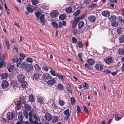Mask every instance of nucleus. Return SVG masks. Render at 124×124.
<instances>
[{
    "mask_svg": "<svg viewBox=\"0 0 124 124\" xmlns=\"http://www.w3.org/2000/svg\"><path fill=\"white\" fill-rule=\"evenodd\" d=\"M26 60L28 62L31 63L32 62V58L30 57L27 58Z\"/></svg>",
    "mask_w": 124,
    "mask_h": 124,
    "instance_id": "obj_53",
    "label": "nucleus"
},
{
    "mask_svg": "<svg viewBox=\"0 0 124 124\" xmlns=\"http://www.w3.org/2000/svg\"><path fill=\"white\" fill-rule=\"evenodd\" d=\"M56 81L54 78L52 79L49 80L47 82V84L49 85H54L56 83Z\"/></svg>",
    "mask_w": 124,
    "mask_h": 124,
    "instance_id": "obj_12",
    "label": "nucleus"
},
{
    "mask_svg": "<svg viewBox=\"0 0 124 124\" xmlns=\"http://www.w3.org/2000/svg\"><path fill=\"white\" fill-rule=\"evenodd\" d=\"M24 107L25 109L27 110H29L31 108V106L28 104H25Z\"/></svg>",
    "mask_w": 124,
    "mask_h": 124,
    "instance_id": "obj_43",
    "label": "nucleus"
},
{
    "mask_svg": "<svg viewBox=\"0 0 124 124\" xmlns=\"http://www.w3.org/2000/svg\"><path fill=\"white\" fill-rule=\"evenodd\" d=\"M22 62V59L20 58L17 59L16 62V66L17 67H18Z\"/></svg>",
    "mask_w": 124,
    "mask_h": 124,
    "instance_id": "obj_34",
    "label": "nucleus"
},
{
    "mask_svg": "<svg viewBox=\"0 0 124 124\" xmlns=\"http://www.w3.org/2000/svg\"><path fill=\"white\" fill-rule=\"evenodd\" d=\"M27 65L28 64H26L25 62H23L21 64V68L25 70Z\"/></svg>",
    "mask_w": 124,
    "mask_h": 124,
    "instance_id": "obj_39",
    "label": "nucleus"
},
{
    "mask_svg": "<svg viewBox=\"0 0 124 124\" xmlns=\"http://www.w3.org/2000/svg\"><path fill=\"white\" fill-rule=\"evenodd\" d=\"M77 111L78 113L80 112L81 111L80 108L79 106H78L77 107Z\"/></svg>",
    "mask_w": 124,
    "mask_h": 124,
    "instance_id": "obj_61",
    "label": "nucleus"
},
{
    "mask_svg": "<svg viewBox=\"0 0 124 124\" xmlns=\"http://www.w3.org/2000/svg\"><path fill=\"white\" fill-rule=\"evenodd\" d=\"M19 101L20 103L22 104H24L26 102L24 97L23 96H21L20 98Z\"/></svg>",
    "mask_w": 124,
    "mask_h": 124,
    "instance_id": "obj_23",
    "label": "nucleus"
},
{
    "mask_svg": "<svg viewBox=\"0 0 124 124\" xmlns=\"http://www.w3.org/2000/svg\"><path fill=\"white\" fill-rule=\"evenodd\" d=\"M53 69V68H51V69H50L51 70L50 71V72L53 76H56V74L55 71Z\"/></svg>",
    "mask_w": 124,
    "mask_h": 124,
    "instance_id": "obj_36",
    "label": "nucleus"
},
{
    "mask_svg": "<svg viewBox=\"0 0 124 124\" xmlns=\"http://www.w3.org/2000/svg\"><path fill=\"white\" fill-rule=\"evenodd\" d=\"M70 101L71 104L72 105H73L75 102V100L73 97L71 98Z\"/></svg>",
    "mask_w": 124,
    "mask_h": 124,
    "instance_id": "obj_50",
    "label": "nucleus"
},
{
    "mask_svg": "<svg viewBox=\"0 0 124 124\" xmlns=\"http://www.w3.org/2000/svg\"><path fill=\"white\" fill-rule=\"evenodd\" d=\"M19 55L20 57L22 58L23 59L26 57V56L24 55V54L22 53H20L19 54Z\"/></svg>",
    "mask_w": 124,
    "mask_h": 124,
    "instance_id": "obj_58",
    "label": "nucleus"
},
{
    "mask_svg": "<svg viewBox=\"0 0 124 124\" xmlns=\"http://www.w3.org/2000/svg\"><path fill=\"white\" fill-rule=\"evenodd\" d=\"M22 113L20 112L18 114V118L20 121H22L23 119V116Z\"/></svg>",
    "mask_w": 124,
    "mask_h": 124,
    "instance_id": "obj_22",
    "label": "nucleus"
},
{
    "mask_svg": "<svg viewBox=\"0 0 124 124\" xmlns=\"http://www.w3.org/2000/svg\"><path fill=\"white\" fill-rule=\"evenodd\" d=\"M88 20L91 22H94L96 20V17L93 16H90L88 17Z\"/></svg>",
    "mask_w": 124,
    "mask_h": 124,
    "instance_id": "obj_11",
    "label": "nucleus"
},
{
    "mask_svg": "<svg viewBox=\"0 0 124 124\" xmlns=\"http://www.w3.org/2000/svg\"><path fill=\"white\" fill-rule=\"evenodd\" d=\"M112 26L114 27H117L118 25V23L116 21L112 22L111 23Z\"/></svg>",
    "mask_w": 124,
    "mask_h": 124,
    "instance_id": "obj_38",
    "label": "nucleus"
},
{
    "mask_svg": "<svg viewBox=\"0 0 124 124\" xmlns=\"http://www.w3.org/2000/svg\"><path fill=\"white\" fill-rule=\"evenodd\" d=\"M29 100L31 102H34L35 100V98L34 96L32 95H30L29 97Z\"/></svg>",
    "mask_w": 124,
    "mask_h": 124,
    "instance_id": "obj_20",
    "label": "nucleus"
},
{
    "mask_svg": "<svg viewBox=\"0 0 124 124\" xmlns=\"http://www.w3.org/2000/svg\"><path fill=\"white\" fill-rule=\"evenodd\" d=\"M42 121L43 124H49L48 122H47L43 119L42 120Z\"/></svg>",
    "mask_w": 124,
    "mask_h": 124,
    "instance_id": "obj_64",
    "label": "nucleus"
},
{
    "mask_svg": "<svg viewBox=\"0 0 124 124\" xmlns=\"http://www.w3.org/2000/svg\"><path fill=\"white\" fill-rule=\"evenodd\" d=\"M44 98L41 96H39L37 98V101L40 104H43L44 103Z\"/></svg>",
    "mask_w": 124,
    "mask_h": 124,
    "instance_id": "obj_10",
    "label": "nucleus"
},
{
    "mask_svg": "<svg viewBox=\"0 0 124 124\" xmlns=\"http://www.w3.org/2000/svg\"><path fill=\"white\" fill-rule=\"evenodd\" d=\"M33 69V67L31 65L28 64L27 66V67L25 70L27 72H28L32 71Z\"/></svg>",
    "mask_w": 124,
    "mask_h": 124,
    "instance_id": "obj_16",
    "label": "nucleus"
},
{
    "mask_svg": "<svg viewBox=\"0 0 124 124\" xmlns=\"http://www.w3.org/2000/svg\"><path fill=\"white\" fill-rule=\"evenodd\" d=\"M29 120L31 122V123L29 124V122L27 121L24 122V124H33V121L32 119L33 115L31 112H30L29 113Z\"/></svg>",
    "mask_w": 124,
    "mask_h": 124,
    "instance_id": "obj_5",
    "label": "nucleus"
},
{
    "mask_svg": "<svg viewBox=\"0 0 124 124\" xmlns=\"http://www.w3.org/2000/svg\"><path fill=\"white\" fill-rule=\"evenodd\" d=\"M8 74L6 73H5L1 74L0 76L3 79H5L8 77Z\"/></svg>",
    "mask_w": 124,
    "mask_h": 124,
    "instance_id": "obj_26",
    "label": "nucleus"
},
{
    "mask_svg": "<svg viewBox=\"0 0 124 124\" xmlns=\"http://www.w3.org/2000/svg\"><path fill=\"white\" fill-rule=\"evenodd\" d=\"M102 15L105 17H107L110 14V12L108 10L103 11L102 13Z\"/></svg>",
    "mask_w": 124,
    "mask_h": 124,
    "instance_id": "obj_15",
    "label": "nucleus"
},
{
    "mask_svg": "<svg viewBox=\"0 0 124 124\" xmlns=\"http://www.w3.org/2000/svg\"><path fill=\"white\" fill-rule=\"evenodd\" d=\"M72 9L71 7H69L65 9V11L67 14H70L72 11Z\"/></svg>",
    "mask_w": 124,
    "mask_h": 124,
    "instance_id": "obj_30",
    "label": "nucleus"
},
{
    "mask_svg": "<svg viewBox=\"0 0 124 124\" xmlns=\"http://www.w3.org/2000/svg\"><path fill=\"white\" fill-rule=\"evenodd\" d=\"M83 87L85 90L87 89L88 87V84L86 83H84L83 84Z\"/></svg>",
    "mask_w": 124,
    "mask_h": 124,
    "instance_id": "obj_52",
    "label": "nucleus"
},
{
    "mask_svg": "<svg viewBox=\"0 0 124 124\" xmlns=\"http://www.w3.org/2000/svg\"><path fill=\"white\" fill-rule=\"evenodd\" d=\"M88 63L90 66L94 64L95 62L94 60L92 59H89L87 61Z\"/></svg>",
    "mask_w": 124,
    "mask_h": 124,
    "instance_id": "obj_18",
    "label": "nucleus"
},
{
    "mask_svg": "<svg viewBox=\"0 0 124 124\" xmlns=\"http://www.w3.org/2000/svg\"><path fill=\"white\" fill-rule=\"evenodd\" d=\"M57 87L60 90H63L64 88L63 85L61 83L58 84Z\"/></svg>",
    "mask_w": 124,
    "mask_h": 124,
    "instance_id": "obj_35",
    "label": "nucleus"
},
{
    "mask_svg": "<svg viewBox=\"0 0 124 124\" xmlns=\"http://www.w3.org/2000/svg\"><path fill=\"white\" fill-rule=\"evenodd\" d=\"M70 23L72 24V28H74L77 25V23L74 21H71Z\"/></svg>",
    "mask_w": 124,
    "mask_h": 124,
    "instance_id": "obj_47",
    "label": "nucleus"
},
{
    "mask_svg": "<svg viewBox=\"0 0 124 124\" xmlns=\"http://www.w3.org/2000/svg\"><path fill=\"white\" fill-rule=\"evenodd\" d=\"M90 65L89 64L87 63H86L85 64V67L89 69H92V68H91L90 66Z\"/></svg>",
    "mask_w": 124,
    "mask_h": 124,
    "instance_id": "obj_62",
    "label": "nucleus"
},
{
    "mask_svg": "<svg viewBox=\"0 0 124 124\" xmlns=\"http://www.w3.org/2000/svg\"><path fill=\"white\" fill-rule=\"evenodd\" d=\"M120 43H122L124 42V35H122L119 38Z\"/></svg>",
    "mask_w": 124,
    "mask_h": 124,
    "instance_id": "obj_29",
    "label": "nucleus"
},
{
    "mask_svg": "<svg viewBox=\"0 0 124 124\" xmlns=\"http://www.w3.org/2000/svg\"><path fill=\"white\" fill-rule=\"evenodd\" d=\"M80 10L76 11L73 14V15L75 16H78L80 13Z\"/></svg>",
    "mask_w": 124,
    "mask_h": 124,
    "instance_id": "obj_45",
    "label": "nucleus"
},
{
    "mask_svg": "<svg viewBox=\"0 0 124 124\" xmlns=\"http://www.w3.org/2000/svg\"><path fill=\"white\" fill-rule=\"evenodd\" d=\"M59 117L56 116L52 117V122L53 123L56 122L58 121Z\"/></svg>",
    "mask_w": 124,
    "mask_h": 124,
    "instance_id": "obj_31",
    "label": "nucleus"
},
{
    "mask_svg": "<svg viewBox=\"0 0 124 124\" xmlns=\"http://www.w3.org/2000/svg\"><path fill=\"white\" fill-rule=\"evenodd\" d=\"M64 114L66 116V119H68L70 116V112H69V109L67 108L63 112Z\"/></svg>",
    "mask_w": 124,
    "mask_h": 124,
    "instance_id": "obj_7",
    "label": "nucleus"
},
{
    "mask_svg": "<svg viewBox=\"0 0 124 124\" xmlns=\"http://www.w3.org/2000/svg\"><path fill=\"white\" fill-rule=\"evenodd\" d=\"M72 41L73 43H75L77 42V40L75 37H73L72 38Z\"/></svg>",
    "mask_w": 124,
    "mask_h": 124,
    "instance_id": "obj_59",
    "label": "nucleus"
},
{
    "mask_svg": "<svg viewBox=\"0 0 124 124\" xmlns=\"http://www.w3.org/2000/svg\"><path fill=\"white\" fill-rule=\"evenodd\" d=\"M44 78L46 80H48L52 78L51 75L48 73H46L44 76Z\"/></svg>",
    "mask_w": 124,
    "mask_h": 124,
    "instance_id": "obj_27",
    "label": "nucleus"
},
{
    "mask_svg": "<svg viewBox=\"0 0 124 124\" xmlns=\"http://www.w3.org/2000/svg\"><path fill=\"white\" fill-rule=\"evenodd\" d=\"M5 41L6 45L8 48L9 45V41L6 39H5Z\"/></svg>",
    "mask_w": 124,
    "mask_h": 124,
    "instance_id": "obj_55",
    "label": "nucleus"
},
{
    "mask_svg": "<svg viewBox=\"0 0 124 124\" xmlns=\"http://www.w3.org/2000/svg\"><path fill=\"white\" fill-rule=\"evenodd\" d=\"M109 20L110 22H114L115 21L116 19V17L114 15H112L110 16L109 18Z\"/></svg>",
    "mask_w": 124,
    "mask_h": 124,
    "instance_id": "obj_19",
    "label": "nucleus"
},
{
    "mask_svg": "<svg viewBox=\"0 0 124 124\" xmlns=\"http://www.w3.org/2000/svg\"><path fill=\"white\" fill-rule=\"evenodd\" d=\"M17 78L18 81L20 83L22 82L25 80V77L22 74L19 75Z\"/></svg>",
    "mask_w": 124,
    "mask_h": 124,
    "instance_id": "obj_3",
    "label": "nucleus"
},
{
    "mask_svg": "<svg viewBox=\"0 0 124 124\" xmlns=\"http://www.w3.org/2000/svg\"><path fill=\"white\" fill-rule=\"evenodd\" d=\"M58 103L61 106H64L65 103L62 100H59Z\"/></svg>",
    "mask_w": 124,
    "mask_h": 124,
    "instance_id": "obj_49",
    "label": "nucleus"
},
{
    "mask_svg": "<svg viewBox=\"0 0 124 124\" xmlns=\"http://www.w3.org/2000/svg\"><path fill=\"white\" fill-rule=\"evenodd\" d=\"M66 15L64 14H61L59 16V18L60 20H63L66 17Z\"/></svg>",
    "mask_w": 124,
    "mask_h": 124,
    "instance_id": "obj_37",
    "label": "nucleus"
},
{
    "mask_svg": "<svg viewBox=\"0 0 124 124\" xmlns=\"http://www.w3.org/2000/svg\"><path fill=\"white\" fill-rule=\"evenodd\" d=\"M26 9L30 13H32L33 11V9L29 7H27L26 8Z\"/></svg>",
    "mask_w": 124,
    "mask_h": 124,
    "instance_id": "obj_44",
    "label": "nucleus"
},
{
    "mask_svg": "<svg viewBox=\"0 0 124 124\" xmlns=\"http://www.w3.org/2000/svg\"><path fill=\"white\" fill-rule=\"evenodd\" d=\"M14 66L13 65L11 66L8 69V71L9 72H11L14 68Z\"/></svg>",
    "mask_w": 124,
    "mask_h": 124,
    "instance_id": "obj_54",
    "label": "nucleus"
},
{
    "mask_svg": "<svg viewBox=\"0 0 124 124\" xmlns=\"http://www.w3.org/2000/svg\"><path fill=\"white\" fill-rule=\"evenodd\" d=\"M53 27L56 29H57L58 28V24L56 22H53L51 23Z\"/></svg>",
    "mask_w": 124,
    "mask_h": 124,
    "instance_id": "obj_32",
    "label": "nucleus"
},
{
    "mask_svg": "<svg viewBox=\"0 0 124 124\" xmlns=\"http://www.w3.org/2000/svg\"><path fill=\"white\" fill-rule=\"evenodd\" d=\"M83 108L84 109V111L85 113L88 114H89L88 110L85 106H83Z\"/></svg>",
    "mask_w": 124,
    "mask_h": 124,
    "instance_id": "obj_57",
    "label": "nucleus"
},
{
    "mask_svg": "<svg viewBox=\"0 0 124 124\" xmlns=\"http://www.w3.org/2000/svg\"><path fill=\"white\" fill-rule=\"evenodd\" d=\"M95 67L96 70L99 71H101L103 69V66L101 64L98 63L95 64Z\"/></svg>",
    "mask_w": 124,
    "mask_h": 124,
    "instance_id": "obj_2",
    "label": "nucleus"
},
{
    "mask_svg": "<svg viewBox=\"0 0 124 124\" xmlns=\"http://www.w3.org/2000/svg\"><path fill=\"white\" fill-rule=\"evenodd\" d=\"M72 33L74 35H76L78 33L80 34V32L78 31V30L77 29H74L72 31Z\"/></svg>",
    "mask_w": 124,
    "mask_h": 124,
    "instance_id": "obj_41",
    "label": "nucleus"
},
{
    "mask_svg": "<svg viewBox=\"0 0 124 124\" xmlns=\"http://www.w3.org/2000/svg\"><path fill=\"white\" fill-rule=\"evenodd\" d=\"M104 61L106 63L108 64L111 63L113 62V60L112 57H106L105 59H104Z\"/></svg>",
    "mask_w": 124,
    "mask_h": 124,
    "instance_id": "obj_9",
    "label": "nucleus"
},
{
    "mask_svg": "<svg viewBox=\"0 0 124 124\" xmlns=\"http://www.w3.org/2000/svg\"><path fill=\"white\" fill-rule=\"evenodd\" d=\"M44 18L45 15L43 14L42 15L39 17V19L40 21V22L43 25H44L45 24Z\"/></svg>",
    "mask_w": 124,
    "mask_h": 124,
    "instance_id": "obj_14",
    "label": "nucleus"
},
{
    "mask_svg": "<svg viewBox=\"0 0 124 124\" xmlns=\"http://www.w3.org/2000/svg\"><path fill=\"white\" fill-rule=\"evenodd\" d=\"M44 118L47 121H49L52 119V115L49 113H46L44 116Z\"/></svg>",
    "mask_w": 124,
    "mask_h": 124,
    "instance_id": "obj_4",
    "label": "nucleus"
},
{
    "mask_svg": "<svg viewBox=\"0 0 124 124\" xmlns=\"http://www.w3.org/2000/svg\"><path fill=\"white\" fill-rule=\"evenodd\" d=\"M50 105L52 106V108H53L55 110L57 109L58 108L57 106L53 102L52 103L49 102V104H50Z\"/></svg>",
    "mask_w": 124,
    "mask_h": 124,
    "instance_id": "obj_25",
    "label": "nucleus"
},
{
    "mask_svg": "<svg viewBox=\"0 0 124 124\" xmlns=\"http://www.w3.org/2000/svg\"><path fill=\"white\" fill-rule=\"evenodd\" d=\"M7 117L9 120H11L14 118L13 114L11 112L8 113L7 114Z\"/></svg>",
    "mask_w": 124,
    "mask_h": 124,
    "instance_id": "obj_13",
    "label": "nucleus"
},
{
    "mask_svg": "<svg viewBox=\"0 0 124 124\" xmlns=\"http://www.w3.org/2000/svg\"><path fill=\"white\" fill-rule=\"evenodd\" d=\"M32 4L34 5H35L38 3L39 1L37 0H31Z\"/></svg>",
    "mask_w": 124,
    "mask_h": 124,
    "instance_id": "obj_46",
    "label": "nucleus"
},
{
    "mask_svg": "<svg viewBox=\"0 0 124 124\" xmlns=\"http://www.w3.org/2000/svg\"><path fill=\"white\" fill-rule=\"evenodd\" d=\"M34 14L37 17V20L39 19V16L41 14V10H38L36 11Z\"/></svg>",
    "mask_w": 124,
    "mask_h": 124,
    "instance_id": "obj_17",
    "label": "nucleus"
},
{
    "mask_svg": "<svg viewBox=\"0 0 124 124\" xmlns=\"http://www.w3.org/2000/svg\"><path fill=\"white\" fill-rule=\"evenodd\" d=\"M8 85L9 84L8 81L5 80L2 81L1 86L2 88L5 89L8 87Z\"/></svg>",
    "mask_w": 124,
    "mask_h": 124,
    "instance_id": "obj_6",
    "label": "nucleus"
},
{
    "mask_svg": "<svg viewBox=\"0 0 124 124\" xmlns=\"http://www.w3.org/2000/svg\"><path fill=\"white\" fill-rule=\"evenodd\" d=\"M78 45L79 48H82L83 47V45H82V43L81 42L79 41L78 43Z\"/></svg>",
    "mask_w": 124,
    "mask_h": 124,
    "instance_id": "obj_51",
    "label": "nucleus"
},
{
    "mask_svg": "<svg viewBox=\"0 0 124 124\" xmlns=\"http://www.w3.org/2000/svg\"><path fill=\"white\" fill-rule=\"evenodd\" d=\"M66 24V23L65 22L63 21L62 22H60L59 23L58 28H61L62 27V26H65Z\"/></svg>",
    "mask_w": 124,
    "mask_h": 124,
    "instance_id": "obj_21",
    "label": "nucleus"
},
{
    "mask_svg": "<svg viewBox=\"0 0 124 124\" xmlns=\"http://www.w3.org/2000/svg\"><path fill=\"white\" fill-rule=\"evenodd\" d=\"M118 52L120 55H122L124 54V51L123 49H119Z\"/></svg>",
    "mask_w": 124,
    "mask_h": 124,
    "instance_id": "obj_48",
    "label": "nucleus"
},
{
    "mask_svg": "<svg viewBox=\"0 0 124 124\" xmlns=\"http://www.w3.org/2000/svg\"><path fill=\"white\" fill-rule=\"evenodd\" d=\"M58 77L59 79H61L62 80H63L64 78V76L62 75H58V74H56V76Z\"/></svg>",
    "mask_w": 124,
    "mask_h": 124,
    "instance_id": "obj_42",
    "label": "nucleus"
},
{
    "mask_svg": "<svg viewBox=\"0 0 124 124\" xmlns=\"http://www.w3.org/2000/svg\"><path fill=\"white\" fill-rule=\"evenodd\" d=\"M41 75V74L38 72L34 74L32 77V79L33 80L35 81H37L40 79Z\"/></svg>",
    "mask_w": 124,
    "mask_h": 124,
    "instance_id": "obj_1",
    "label": "nucleus"
},
{
    "mask_svg": "<svg viewBox=\"0 0 124 124\" xmlns=\"http://www.w3.org/2000/svg\"><path fill=\"white\" fill-rule=\"evenodd\" d=\"M58 13L57 11L54 10L50 14V16L51 17L54 18L58 16Z\"/></svg>",
    "mask_w": 124,
    "mask_h": 124,
    "instance_id": "obj_8",
    "label": "nucleus"
},
{
    "mask_svg": "<svg viewBox=\"0 0 124 124\" xmlns=\"http://www.w3.org/2000/svg\"><path fill=\"white\" fill-rule=\"evenodd\" d=\"M35 71L39 72L41 70V68L37 64H36L34 66Z\"/></svg>",
    "mask_w": 124,
    "mask_h": 124,
    "instance_id": "obj_33",
    "label": "nucleus"
},
{
    "mask_svg": "<svg viewBox=\"0 0 124 124\" xmlns=\"http://www.w3.org/2000/svg\"><path fill=\"white\" fill-rule=\"evenodd\" d=\"M67 88L68 90V92H69L70 93H71L72 92V91L71 90V89L70 87V86L69 84H68V86H67Z\"/></svg>",
    "mask_w": 124,
    "mask_h": 124,
    "instance_id": "obj_56",
    "label": "nucleus"
},
{
    "mask_svg": "<svg viewBox=\"0 0 124 124\" xmlns=\"http://www.w3.org/2000/svg\"><path fill=\"white\" fill-rule=\"evenodd\" d=\"M84 22L83 21H81L79 22L78 25V28L79 29H81L84 26Z\"/></svg>",
    "mask_w": 124,
    "mask_h": 124,
    "instance_id": "obj_24",
    "label": "nucleus"
},
{
    "mask_svg": "<svg viewBox=\"0 0 124 124\" xmlns=\"http://www.w3.org/2000/svg\"><path fill=\"white\" fill-rule=\"evenodd\" d=\"M96 5L95 3H93L91 4L90 6H89V8H92L95 7Z\"/></svg>",
    "mask_w": 124,
    "mask_h": 124,
    "instance_id": "obj_63",
    "label": "nucleus"
},
{
    "mask_svg": "<svg viewBox=\"0 0 124 124\" xmlns=\"http://www.w3.org/2000/svg\"><path fill=\"white\" fill-rule=\"evenodd\" d=\"M42 69L44 71H47L51 69V68L49 67L45 66L43 67Z\"/></svg>",
    "mask_w": 124,
    "mask_h": 124,
    "instance_id": "obj_40",
    "label": "nucleus"
},
{
    "mask_svg": "<svg viewBox=\"0 0 124 124\" xmlns=\"http://www.w3.org/2000/svg\"><path fill=\"white\" fill-rule=\"evenodd\" d=\"M80 19V17H79L75 19L74 21L77 24V23L79 21Z\"/></svg>",
    "mask_w": 124,
    "mask_h": 124,
    "instance_id": "obj_60",
    "label": "nucleus"
},
{
    "mask_svg": "<svg viewBox=\"0 0 124 124\" xmlns=\"http://www.w3.org/2000/svg\"><path fill=\"white\" fill-rule=\"evenodd\" d=\"M22 83V84L21 85L23 88H24L27 87L28 84L27 82L24 81Z\"/></svg>",
    "mask_w": 124,
    "mask_h": 124,
    "instance_id": "obj_28",
    "label": "nucleus"
}]
</instances>
